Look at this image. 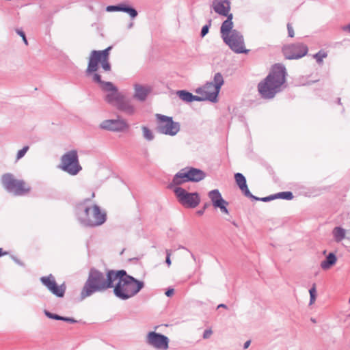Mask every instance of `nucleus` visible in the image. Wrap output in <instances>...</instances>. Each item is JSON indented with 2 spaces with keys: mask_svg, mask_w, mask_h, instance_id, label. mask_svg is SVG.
<instances>
[{
  "mask_svg": "<svg viewBox=\"0 0 350 350\" xmlns=\"http://www.w3.org/2000/svg\"><path fill=\"white\" fill-rule=\"evenodd\" d=\"M113 286L111 276L108 271L105 273L95 268H92L81 291V300L90 297L95 293L104 292L109 288H113Z\"/></svg>",
  "mask_w": 350,
  "mask_h": 350,
  "instance_id": "obj_1",
  "label": "nucleus"
},
{
  "mask_svg": "<svg viewBox=\"0 0 350 350\" xmlns=\"http://www.w3.org/2000/svg\"><path fill=\"white\" fill-rule=\"evenodd\" d=\"M285 76L286 69L283 65L276 64L273 66L269 75L258 84L261 96L265 98H273L285 82Z\"/></svg>",
  "mask_w": 350,
  "mask_h": 350,
  "instance_id": "obj_2",
  "label": "nucleus"
},
{
  "mask_svg": "<svg viewBox=\"0 0 350 350\" xmlns=\"http://www.w3.org/2000/svg\"><path fill=\"white\" fill-rule=\"evenodd\" d=\"M77 215L81 224L86 226H100L106 221V214L96 204H79L76 208Z\"/></svg>",
  "mask_w": 350,
  "mask_h": 350,
  "instance_id": "obj_3",
  "label": "nucleus"
},
{
  "mask_svg": "<svg viewBox=\"0 0 350 350\" xmlns=\"http://www.w3.org/2000/svg\"><path fill=\"white\" fill-rule=\"evenodd\" d=\"M144 282L133 276L119 280L113 286L114 295L121 300H127L135 296L144 287Z\"/></svg>",
  "mask_w": 350,
  "mask_h": 350,
  "instance_id": "obj_4",
  "label": "nucleus"
},
{
  "mask_svg": "<svg viewBox=\"0 0 350 350\" xmlns=\"http://www.w3.org/2000/svg\"><path fill=\"white\" fill-rule=\"evenodd\" d=\"M111 48V46H109L103 51L94 50L91 52L88 68L85 70V75L87 76L93 77V75L97 73L99 63L101 64V67L105 71L108 72L111 70L109 56Z\"/></svg>",
  "mask_w": 350,
  "mask_h": 350,
  "instance_id": "obj_5",
  "label": "nucleus"
},
{
  "mask_svg": "<svg viewBox=\"0 0 350 350\" xmlns=\"http://www.w3.org/2000/svg\"><path fill=\"white\" fill-rule=\"evenodd\" d=\"M92 80L93 82L99 84L102 90L108 92L105 98V101L116 107L123 97V96L118 92L116 87L111 82L102 81L101 76L98 73L94 74Z\"/></svg>",
  "mask_w": 350,
  "mask_h": 350,
  "instance_id": "obj_6",
  "label": "nucleus"
},
{
  "mask_svg": "<svg viewBox=\"0 0 350 350\" xmlns=\"http://www.w3.org/2000/svg\"><path fill=\"white\" fill-rule=\"evenodd\" d=\"M59 168L70 175H77L82 170L79 161L77 151L72 150L63 154Z\"/></svg>",
  "mask_w": 350,
  "mask_h": 350,
  "instance_id": "obj_7",
  "label": "nucleus"
},
{
  "mask_svg": "<svg viewBox=\"0 0 350 350\" xmlns=\"http://www.w3.org/2000/svg\"><path fill=\"white\" fill-rule=\"evenodd\" d=\"M173 191L178 202L186 208H196L200 202V197L198 193H189L180 187H175Z\"/></svg>",
  "mask_w": 350,
  "mask_h": 350,
  "instance_id": "obj_8",
  "label": "nucleus"
},
{
  "mask_svg": "<svg viewBox=\"0 0 350 350\" xmlns=\"http://www.w3.org/2000/svg\"><path fill=\"white\" fill-rule=\"evenodd\" d=\"M158 120L157 131L162 134L174 136L180 129L179 122H174L172 117L161 114L156 115Z\"/></svg>",
  "mask_w": 350,
  "mask_h": 350,
  "instance_id": "obj_9",
  "label": "nucleus"
},
{
  "mask_svg": "<svg viewBox=\"0 0 350 350\" xmlns=\"http://www.w3.org/2000/svg\"><path fill=\"white\" fill-rule=\"evenodd\" d=\"M1 181L6 190L16 196L25 195L29 191V187H26L24 181L14 179L12 174H4Z\"/></svg>",
  "mask_w": 350,
  "mask_h": 350,
  "instance_id": "obj_10",
  "label": "nucleus"
},
{
  "mask_svg": "<svg viewBox=\"0 0 350 350\" xmlns=\"http://www.w3.org/2000/svg\"><path fill=\"white\" fill-rule=\"evenodd\" d=\"M169 338L161 334L149 332L145 338V342L150 347L158 350H167L169 348Z\"/></svg>",
  "mask_w": 350,
  "mask_h": 350,
  "instance_id": "obj_11",
  "label": "nucleus"
},
{
  "mask_svg": "<svg viewBox=\"0 0 350 350\" xmlns=\"http://www.w3.org/2000/svg\"><path fill=\"white\" fill-rule=\"evenodd\" d=\"M308 47L302 43L291 44L283 46L282 52L286 59H299L308 53Z\"/></svg>",
  "mask_w": 350,
  "mask_h": 350,
  "instance_id": "obj_12",
  "label": "nucleus"
},
{
  "mask_svg": "<svg viewBox=\"0 0 350 350\" xmlns=\"http://www.w3.org/2000/svg\"><path fill=\"white\" fill-rule=\"evenodd\" d=\"M42 284L53 295L58 297H63L66 291V286L63 284L58 286L52 274L40 278Z\"/></svg>",
  "mask_w": 350,
  "mask_h": 350,
  "instance_id": "obj_13",
  "label": "nucleus"
},
{
  "mask_svg": "<svg viewBox=\"0 0 350 350\" xmlns=\"http://www.w3.org/2000/svg\"><path fill=\"white\" fill-rule=\"evenodd\" d=\"M100 128L110 131L121 132L129 128L127 122L122 118L105 120L100 124Z\"/></svg>",
  "mask_w": 350,
  "mask_h": 350,
  "instance_id": "obj_14",
  "label": "nucleus"
},
{
  "mask_svg": "<svg viewBox=\"0 0 350 350\" xmlns=\"http://www.w3.org/2000/svg\"><path fill=\"white\" fill-rule=\"evenodd\" d=\"M208 196L215 208H219L221 213L228 214V211L226 207L228 203L222 198L218 189L210 191L208 193Z\"/></svg>",
  "mask_w": 350,
  "mask_h": 350,
  "instance_id": "obj_15",
  "label": "nucleus"
},
{
  "mask_svg": "<svg viewBox=\"0 0 350 350\" xmlns=\"http://www.w3.org/2000/svg\"><path fill=\"white\" fill-rule=\"evenodd\" d=\"M224 43L236 53H241V34L237 30H233L232 33L222 38Z\"/></svg>",
  "mask_w": 350,
  "mask_h": 350,
  "instance_id": "obj_16",
  "label": "nucleus"
},
{
  "mask_svg": "<svg viewBox=\"0 0 350 350\" xmlns=\"http://www.w3.org/2000/svg\"><path fill=\"white\" fill-rule=\"evenodd\" d=\"M196 93L204 95L207 100L215 103L219 92L215 89L213 82H207L203 87L198 88Z\"/></svg>",
  "mask_w": 350,
  "mask_h": 350,
  "instance_id": "obj_17",
  "label": "nucleus"
},
{
  "mask_svg": "<svg viewBox=\"0 0 350 350\" xmlns=\"http://www.w3.org/2000/svg\"><path fill=\"white\" fill-rule=\"evenodd\" d=\"M212 7L214 11L219 15L226 16L230 14V3L228 0H214Z\"/></svg>",
  "mask_w": 350,
  "mask_h": 350,
  "instance_id": "obj_18",
  "label": "nucleus"
},
{
  "mask_svg": "<svg viewBox=\"0 0 350 350\" xmlns=\"http://www.w3.org/2000/svg\"><path fill=\"white\" fill-rule=\"evenodd\" d=\"M185 170L189 181L197 183L206 177L205 173L201 170L194 167H185Z\"/></svg>",
  "mask_w": 350,
  "mask_h": 350,
  "instance_id": "obj_19",
  "label": "nucleus"
},
{
  "mask_svg": "<svg viewBox=\"0 0 350 350\" xmlns=\"http://www.w3.org/2000/svg\"><path fill=\"white\" fill-rule=\"evenodd\" d=\"M187 182H189V180L184 168L174 175L172 182L169 185V187L173 190L175 187H179L180 185Z\"/></svg>",
  "mask_w": 350,
  "mask_h": 350,
  "instance_id": "obj_20",
  "label": "nucleus"
},
{
  "mask_svg": "<svg viewBox=\"0 0 350 350\" xmlns=\"http://www.w3.org/2000/svg\"><path fill=\"white\" fill-rule=\"evenodd\" d=\"M118 109L124 112L128 115H133L135 113V107L130 100L126 99L124 96L117 105Z\"/></svg>",
  "mask_w": 350,
  "mask_h": 350,
  "instance_id": "obj_21",
  "label": "nucleus"
},
{
  "mask_svg": "<svg viewBox=\"0 0 350 350\" xmlns=\"http://www.w3.org/2000/svg\"><path fill=\"white\" fill-rule=\"evenodd\" d=\"M227 18L225 20L221 26L220 28V33L221 38L229 35L234 30L233 28V23L232 20V14H230L228 16H226Z\"/></svg>",
  "mask_w": 350,
  "mask_h": 350,
  "instance_id": "obj_22",
  "label": "nucleus"
},
{
  "mask_svg": "<svg viewBox=\"0 0 350 350\" xmlns=\"http://www.w3.org/2000/svg\"><path fill=\"white\" fill-rule=\"evenodd\" d=\"M134 98L140 101L145 100L150 91V89L148 87L143 86L139 84H135L134 85Z\"/></svg>",
  "mask_w": 350,
  "mask_h": 350,
  "instance_id": "obj_23",
  "label": "nucleus"
},
{
  "mask_svg": "<svg viewBox=\"0 0 350 350\" xmlns=\"http://www.w3.org/2000/svg\"><path fill=\"white\" fill-rule=\"evenodd\" d=\"M337 261V258L334 253H329L326 259L321 262V267L323 270H329L333 267Z\"/></svg>",
  "mask_w": 350,
  "mask_h": 350,
  "instance_id": "obj_24",
  "label": "nucleus"
},
{
  "mask_svg": "<svg viewBox=\"0 0 350 350\" xmlns=\"http://www.w3.org/2000/svg\"><path fill=\"white\" fill-rule=\"evenodd\" d=\"M332 234L335 241L340 242L346 237V230L342 227H335L332 230Z\"/></svg>",
  "mask_w": 350,
  "mask_h": 350,
  "instance_id": "obj_25",
  "label": "nucleus"
},
{
  "mask_svg": "<svg viewBox=\"0 0 350 350\" xmlns=\"http://www.w3.org/2000/svg\"><path fill=\"white\" fill-rule=\"evenodd\" d=\"M109 273H110V275L111 276V282L112 284H113V282L117 280H122L125 279L127 276H130L128 275L124 270H119V271H114V270H108Z\"/></svg>",
  "mask_w": 350,
  "mask_h": 350,
  "instance_id": "obj_26",
  "label": "nucleus"
},
{
  "mask_svg": "<svg viewBox=\"0 0 350 350\" xmlns=\"http://www.w3.org/2000/svg\"><path fill=\"white\" fill-rule=\"evenodd\" d=\"M118 12H126L129 14L132 18H135L138 14L135 9L129 7L124 3L118 4Z\"/></svg>",
  "mask_w": 350,
  "mask_h": 350,
  "instance_id": "obj_27",
  "label": "nucleus"
},
{
  "mask_svg": "<svg viewBox=\"0 0 350 350\" xmlns=\"http://www.w3.org/2000/svg\"><path fill=\"white\" fill-rule=\"evenodd\" d=\"M213 83V85L215 86V89L219 92L221 86L224 83V77L220 72H217L215 74Z\"/></svg>",
  "mask_w": 350,
  "mask_h": 350,
  "instance_id": "obj_28",
  "label": "nucleus"
},
{
  "mask_svg": "<svg viewBox=\"0 0 350 350\" xmlns=\"http://www.w3.org/2000/svg\"><path fill=\"white\" fill-rule=\"evenodd\" d=\"M176 94L182 100L187 103L191 102V98H193V94L191 93L186 90H178L176 92Z\"/></svg>",
  "mask_w": 350,
  "mask_h": 350,
  "instance_id": "obj_29",
  "label": "nucleus"
},
{
  "mask_svg": "<svg viewBox=\"0 0 350 350\" xmlns=\"http://www.w3.org/2000/svg\"><path fill=\"white\" fill-rule=\"evenodd\" d=\"M144 137L148 141H151L154 139V135L151 130L148 127L144 126L142 128Z\"/></svg>",
  "mask_w": 350,
  "mask_h": 350,
  "instance_id": "obj_30",
  "label": "nucleus"
},
{
  "mask_svg": "<svg viewBox=\"0 0 350 350\" xmlns=\"http://www.w3.org/2000/svg\"><path fill=\"white\" fill-rule=\"evenodd\" d=\"M275 198H280L285 200H291L293 198V193L291 191H284L278 193L275 196Z\"/></svg>",
  "mask_w": 350,
  "mask_h": 350,
  "instance_id": "obj_31",
  "label": "nucleus"
},
{
  "mask_svg": "<svg viewBox=\"0 0 350 350\" xmlns=\"http://www.w3.org/2000/svg\"><path fill=\"white\" fill-rule=\"evenodd\" d=\"M309 293L310 295V304L312 305L315 302L317 297V290L315 284L312 285V287L310 289Z\"/></svg>",
  "mask_w": 350,
  "mask_h": 350,
  "instance_id": "obj_32",
  "label": "nucleus"
},
{
  "mask_svg": "<svg viewBox=\"0 0 350 350\" xmlns=\"http://www.w3.org/2000/svg\"><path fill=\"white\" fill-rule=\"evenodd\" d=\"M327 54L325 51H319L317 54L314 55V58L319 63H321L323 62V58H325L327 57Z\"/></svg>",
  "mask_w": 350,
  "mask_h": 350,
  "instance_id": "obj_33",
  "label": "nucleus"
},
{
  "mask_svg": "<svg viewBox=\"0 0 350 350\" xmlns=\"http://www.w3.org/2000/svg\"><path fill=\"white\" fill-rule=\"evenodd\" d=\"M29 148L28 146H25L21 150H18L16 155V160H19L23 158L28 151Z\"/></svg>",
  "mask_w": 350,
  "mask_h": 350,
  "instance_id": "obj_34",
  "label": "nucleus"
},
{
  "mask_svg": "<svg viewBox=\"0 0 350 350\" xmlns=\"http://www.w3.org/2000/svg\"><path fill=\"white\" fill-rule=\"evenodd\" d=\"M242 191L245 192V194L247 196L252 197L254 198L250 193L247 185H246V180L243 176H242Z\"/></svg>",
  "mask_w": 350,
  "mask_h": 350,
  "instance_id": "obj_35",
  "label": "nucleus"
},
{
  "mask_svg": "<svg viewBox=\"0 0 350 350\" xmlns=\"http://www.w3.org/2000/svg\"><path fill=\"white\" fill-rule=\"evenodd\" d=\"M44 314L47 317L52 319H55V320H61L62 319V316L51 313L47 310L44 311Z\"/></svg>",
  "mask_w": 350,
  "mask_h": 350,
  "instance_id": "obj_36",
  "label": "nucleus"
},
{
  "mask_svg": "<svg viewBox=\"0 0 350 350\" xmlns=\"http://www.w3.org/2000/svg\"><path fill=\"white\" fill-rule=\"evenodd\" d=\"M287 29H288V36L291 38H293L295 36V31H294L293 27H292L291 24H290V23L287 24Z\"/></svg>",
  "mask_w": 350,
  "mask_h": 350,
  "instance_id": "obj_37",
  "label": "nucleus"
},
{
  "mask_svg": "<svg viewBox=\"0 0 350 350\" xmlns=\"http://www.w3.org/2000/svg\"><path fill=\"white\" fill-rule=\"evenodd\" d=\"M202 100H207L206 99H205V97L204 95H200V96L193 95V98H191V102L192 101H202Z\"/></svg>",
  "mask_w": 350,
  "mask_h": 350,
  "instance_id": "obj_38",
  "label": "nucleus"
},
{
  "mask_svg": "<svg viewBox=\"0 0 350 350\" xmlns=\"http://www.w3.org/2000/svg\"><path fill=\"white\" fill-rule=\"evenodd\" d=\"M16 33L20 36H21V38H23V40L24 42V43L27 45L28 44V42H27V38L25 37V33L21 31V30H19V29H16Z\"/></svg>",
  "mask_w": 350,
  "mask_h": 350,
  "instance_id": "obj_39",
  "label": "nucleus"
},
{
  "mask_svg": "<svg viewBox=\"0 0 350 350\" xmlns=\"http://www.w3.org/2000/svg\"><path fill=\"white\" fill-rule=\"evenodd\" d=\"M171 252L168 250H166V259L165 262L168 267L171 265V260H170Z\"/></svg>",
  "mask_w": 350,
  "mask_h": 350,
  "instance_id": "obj_40",
  "label": "nucleus"
},
{
  "mask_svg": "<svg viewBox=\"0 0 350 350\" xmlns=\"http://www.w3.org/2000/svg\"><path fill=\"white\" fill-rule=\"evenodd\" d=\"M107 12H118V5H109L106 8Z\"/></svg>",
  "mask_w": 350,
  "mask_h": 350,
  "instance_id": "obj_41",
  "label": "nucleus"
},
{
  "mask_svg": "<svg viewBox=\"0 0 350 350\" xmlns=\"http://www.w3.org/2000/svg\"><path fill=\"white\" fill-rule=\"evenodd\" d=\"M208 29H209V26L206 25H204L202 28V30H201V36L202 37H204L205 36L208 32Z\"/></svg>",
  "mask_w": 350,
  "mask_h": 350,
  "instance_id": "obj_42",
  "label": "nucleus"
},
{
  "mask_svg": "<svg viewBox=\"0 0 350 350\" xmlns=\"http://www.w3.org/2000/svg\"><path fill=\"white\" fill-rule=\"evenodd\" d=\"M234 178L237 185L241 189V173L238 172L235 174Z\"/></svg>",
  "mask_w": 350,
  "mask_h": 350,
  "instance_id": "obj_43",
  "label": "nucleus"
},
{
  "mask_svg": "<svg viewBox=\"0 0 350 350\" xmlns=\"http://www.w3.org/2000/svg\"><path fill=\"white\" fill-rule=\"evenodd\" d=\"M212 333L213 332H212L211 329H206L203 334V338H204V339L208 338L211 336Z\"/></svg>",
  "mask_w": 350,
  "mask_h": 350,
  "instance_id": "obj_44",
  "label": "nucleus"
},
{
  "mask_svg": "<svg viewBox=\"0 0 350 350\" xmlns=\"http://www.w3.org/2000/svg\"><path fill=\"white\" fill-rule=\"evenodd\" d=\"M61 321H66V322H68V323H76L77 321L75 320L74 319L72 318H70V317H62V319Z\"/></svg>",
  "mask_w": 350,
  "mask_h": 350,
  "instance_id": "obj_45",
  "label": "nucleus"
},
{
  "mask_svg": "<svg viewBox=\"0 0 350 350\" xmlns=\"http://www.w3.org/2000/svg\"><path fill=\"white\" fill-rule=\"evenodd\" d=\"M174 293L173 288H168L165 292V295L167 297H171Z\"/></svg>",
  "mask_w": 350,
  "mask_h": 350,
  "instance_id": "obj_46",
  "label": "nucleus"
},
{
  "mask_svg": "<svg viewBox=\"0 0 350 350\" xmlns=\"http://www.w3.org/2000/svg\"><path fill=\"white\" fill-rule=\"evenodd\" d=\"M275 198V196H270V197H266V198H261V200L264 201V202H267V201H269L270 200H273Z\"/></svg>",
  "mask_w": 350,
  "mask_h": 350,
  "instance_id": "obj_47",
  "label": "nucleus"
},
{
  "mask_svg": "<svg viewBox=\"0 0 350 350\" xmlns=\"http://www.w3.org/2000/svg\"><path fill=\"white\" fill-rule=\"evenodd\" d=\"M342 29L350 33V24L342 27Z\"/></svg>",
  "mask_w": 350,
  "mask_h": 350,
  "instance_id": "obj_48",
  "label": "nucleus"
},
{
  "mask_svg": "<svg viewBox=\"0 0 350 350\" xmlns=\"http://www.w3.org/2000/svg\"><path fill=\"white\" fill-rule=\"evenodd\" d=\"M250 342H251L250 340H247V341H246V342H245V344H244V348H245V349L248 348V347H249V346H250Z\"/></svg>",
  "mask_w": 350,
  "mask_h": 350,
  "instance_id": "obj_49",
  "label": "nucleus"
},
{
  "mask_svg": "<svg viewBox=\"0 0 350 350\" xmlns=\"http://www.w3.org/2000/svg\"><path fill=\"white\" fill-rule=\"evenodd\" d=\"M204 208L203 210H200L197 212V213L200 215H202L204 213Z\"/></svg>",
  "mask_w": 350,
  "mask_h": 350,
  "instance_id": "obj_50",
  "label": "nucleus"
},
{
  "mask_svg": "<svg viewBox=\"0 0 350 350\" xmlns=\"http://www.w3.org/2000/svg\"><path fill=\"white\" fill-rule=\"evenodd\" d=\"M14 261L18 263L20 265H22L23 264L16 258H14Z\"/></svg>",
  "mask_w": 350,
  "mask_h": 350,
  "instance_id": "obj_51",
  "label": "nucleus"
},
{
  "mask_svg": "<svg viewBox=\"0 0 350 350\" xmlns=\"http://www.w3.org/2000/svg\"><path fill=\"white\" fill-rule=\"evenodd\" d=\"M5 254L6 252H3V250L0 248V257Z\"/></svg>",
  "mask_w": 350,
  "mask_h": 350,
  "instance_id": "obj_52",
  "label": "nucleus"
},
{
  "mask_svg": "<svg viewBox=\"0 0 350 350\" xmlns=\"http://www.w3.org/2000/svg\"><path fill=\"white\" fill-rule=\"evenodd\" d=\"M241 51H242V53H248L249 50H246V49H245L242 46Z\"/></svg>",
  "mask_w": 350,
  "mask_h": 350,
  "instance_id": "obj_53",
  "label": "nucleus"
},
{
  "mask_svg": "<svg viewBox=\"0 0 350 350\" xmlns=\"http://www.w3.org/2000/svg\"><path fill=\"white\" fill-rule=\"evenodd\" d=\"M133 27V23H130L128 25L129 29H131Z\"/></svg>",
  "mask_w": 350,
  "mask_h": 350,
  "instance_id": "obj_54",
  "label": "nucleus"
},
{
  "mask_svg": "<svg viewBox=\"0 0 350 350\" xmlns=\"http://www.w3.org/2000/svg\"><path fill=\"white\" fill-rule=\"evenodd\" d=\"M217 308H226L225 304H219Z\"/></svg>",
  "mask_w": 350,
  "mask_h": 350,
  "instance_id": "obj_55",
  "label": "nucleus"
},
{
  "mask_svg": "<svg viewBox=\"0 0 350 350\" xmlns=\"http://www.w3.org/2000/svg\"><path fill=\"white\" fill-rule=\"evenodd\" d=\"M191 256H192V258H193V260H196V258H195L194 255H193V254H191Z\"/></svg>",
  "mask_w": 350,
  "mask_h": 350,
  "instance_id": "obj_56",
  "label": "nucleus"
},
{
  "mask_svg": "<svg viewBox=\"0 0 350 350\" xmlns=\"http://www.w3.org/2000/svg\"><path fill=\"white\" fill-rule=\"evenodd\" d=\"M349 302L350 303V297H349Z\"/></svg>",
  "mask_w": 350,
  "mask_h": 350,
  "instance_id": "obj_57",
  "label": "nucleus"
}]
</instances>
